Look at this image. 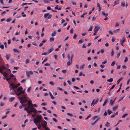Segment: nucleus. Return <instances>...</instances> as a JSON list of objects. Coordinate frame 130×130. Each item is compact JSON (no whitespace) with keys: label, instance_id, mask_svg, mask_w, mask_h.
Segmentation results:
<instances>
[{"label":"nucleus","instance_id":"1","mask_svg":"<svg viewBox=\"0 0 130 130\" xmlns=\"http://www.w3.org/2000/svg\"><path fill=\"white\" fill-rule=\"evenodd\" d=\"M28 98L27 94H22L18 97V99L20 100V103L23 107H25L27 106V104L25 103L28 101Z\"/></svg>","mask_w":130,"mask_h":130},{"label":"nucleus","instance_id":"2","mask_svg":"<svg viewBox=\"0 0 130 130\" xmlns=\"http://www.w3.org/2000/svg\"><path fill=\"white\" fill-rule=\"evenodd\" d=\"M42 119V117L41 115H38L37 116L36 118L35 117L34 118V122L36 125H37V123H40L41 122V120Z\"/></svg>","mask_w":130,"mask_h":130},{"label":"nucleus","instance_id":"3","mask_svg":"<svg viewBox=\"0 0 130 130\" xmlns=\"http://www.w3.org/2000/svg\"><path fill=\"white\" fill-rule=\"evenodd\" d=\"M74 54L73 53H72L71 56L70 57V54L68 53L67 54V57L69 61L67 63V65L68 66H69L72 64V59L74 57Z\"/></svg>","mask_w":130,"mask_h":130},{"label":"nucleus","instance_id":"4","mask_svg":"<svg viewBox=\"0 0 130 130\" xmlns=\"http://www.w3.org/2000/svg\"><path fill=\"white\" fill-rule=\"evenodd\" d=\"M52 16V14H50L49 13H46L44 14V17L45 18H47L49 19L51 18Z\"/></svg>","mask_w":130,"mask_h":130},{"label":"nucleus","instance_id":"5","mask_svg":"<svg viewBox=\"0 0 130 130\" xmlns=\"http://www.w3.org/2000/svg\"><path fill=\"white\" fill-rule=\"evenodd\" d=\"M25 89L23 91L22 90V91H20V92H19L18 93H17L16 94V95L18 96H19L20 95H21V96L23 94H26L24 93L25 91Z\"/></svg>","mask_w":130,"mask_h":130},{"label":"nucleus","instance_id":"6","mask_svg":"<svg viewBox=\"0 0 130 130\" xmlns=\"http://www.w3.org/2000/svg\"><path fill=\"white\" fill-rule=\"evenodd\" d=\"M41 125L45 129L47 128V127H46V126L47 125V122L45 121H44L43 123L41 124Z\"/></svg>","mask_w":130,"mask_h":130},{"label":"nucleus","instance_id":"7","mask_svg":"<svg viewBox=\"0 0 130 130\" xmlns=\"http://www.w3.org/2000/svg\"><path fill=\"white\" fill-rule=\"evenodd\" d=\"M30 109V110H29L28 111V113H31V112H36V113L37 112V111L36 109H33V108H31Z\"/></svg>","mask_w":130,"mask_h":130},{"label":"nucleus","instance_id":"8","mask_svg":"<svg viewBox=\"0 0 130 130\" xmlns=\"http://www.w3.org/2000/svg\"><path fill=\"white\" fill-rule=\"evenodd\" d=\"M26 73L27 77H29L30 76V75L32 74H33V72L31 71H26Z\"/></svg>","mask_w":130,"mask_h":130},{"label":"nucleus","instance_id":"9","mask_svg":"<svg viewBox=\"0 0 130 130\" xmlns=\"http://www.w3.org/2000/svg\"><path fill=\"white\" fill-rule=\"evenodd\" d=\"M94 101V100H93V101H92L91 104V105H93V106L94 105L96 104L98 102V100H96L95 102Z\"/></svg>","mask_w":130,"mask_h":130},{"label":"nucleus","instance_id":"10","mask_svg":"<svg viewBox=\"0 0 130 130\" xmlns=\"http://www.w3.org/2000/svg\"><path fill=\"white\" fill-rule=\"evenodd\" d=\"M9 87L10 88V90H11L12 89H14V88H15L14 87L13 83V84H10V86H9Z\"/></svg>","mask_w":130,"mask_h":130},{"label":"nucleus","instance_id":"11","mask_svg":"<svg viewBox=\"0 0 130 130\" xmlns=\"http://www.w3.org/2000/svg\"><path fill=\"white\" fill-rule=\"evenodd\" d=\"M125 37H123L122 38V41H121V43L120 44H121V45L122 46H123V43H124L125 42Z\"/></svg>","mask_w":130,"mask_h":130},{"label":"nucleus","instance_id":"12","mask_svg":"<svg viewBox=\"0 0 130 130\" xmlns=\"http://www.w3.org/2000/svg\"><path fill=\"white\" fill-rule=\"evenodd\" d=\"M116 98L113 101H112V99H111L110 101V104L111 105H113V103L115 102V101L116 100Z\"/></svg>","mask_w":130,"mask_h":130},{"label":"nucleus","instance_id":"13","mask_svg":"<svg viewBox=\"0 0 130 130\" xmlns=\"http://www.w3.org/2000/svg\"><path fill=\"white\" fill-rule=\"evenodd\" d=\"M100 28V27L98 26H96L94 29V32H97L98 30Z\"/></svg>","mask_w":130,"mask_h":130},{"label":"nucleus","instance_id":"14","mask_svg":"<svg viewBox=\"0 0 130 130\" xmlns=\"http://www.w3.org/2000/svg\"><path fill=\"white\" fill-rule=\"evenodd\" d=\"M22 89L23 88L21 87L18 88L17 89V90L16 91L17 92H20V91H22Z\"/></svg>","mask_w":130,"mask_h":130},{"label":"nucleus","instance_id":"15","mask_svg":"<svg viewBox=\"0 0 130 130\" xmlns=\"http://www.w3.org/2000/svg\"><path fill=\"white\" fill-rule=\"evenodd\" d=\"M54 50V48L53 47H52L50 49H48L47 51L48 52V53H50L52 51Z\"/></svg>","mask_w":130,"mask_h":130},{"label":"nucleus","instance_id":"16","mask_svg":"<svg viewBox=\"0 0 130 130\" xmlns=\"http://www.w3.org/2000/svg\"><path fill=\"white\" fill-rule=\"evenodd\" d=\"M7 60H9L10 58V55L7 54L5 56Z\"/></svg>","mask_w":130,"mask_h":130},{"label":"nucleus","instance_id":"17","mask_svg":"<svg viewBox=\"0 0 130 130\" xmlns=\"http://www.w3.org/2000/svg\"><path fill=\"white\" fill-rule=\"evenodd\" d=\"M118 105H117L115 106H114L112 108L113 111H114L116 110V109L118 108Z\"/></svg>","mask_w":130,"mask_h":130},{"label":"nucleus","instance_id":"18","mask_svg":"<svg viewBox=\"0 0 130 130\" xmlns=\"http://www.w3.org/2000/svg\"><path fill=\"white\" fill-rule=\"evenodd\" d=\"M27 102H28L27 105L28 106H31L32 105V104L31 103V100H30V101H28Z\"/></svg>","mask_w":130,"mask_h":130},{"label":"nucleus","instance_id":"19","mask_svg":"<svg viewBox=\"0 0 130 130\" xmlns=\"http://www.w3.org/2000/svg\"><path fill=\"white\" fill-rule=\"evenodd\" d=\"M56 31H54L52 34L51 36L52 37H54L55 36L56 34Z\"/></svg>","mask_w":130,"mask_h":130},{"label":"nucleus","instance_id":"20","mask_svg":"<svg viewBox=\"0 0 130 130\" xmlns=\"http://www.w3.org/2000/svg\"><path fill=\"white\" fill-rule=\"evenodd\" d=\"M14 86V87L15 88H16L17 87H18L20 85V83H18L17 84V85H15V84L13 83Z\"/></svg>","mask_w":130,"mask_h":130},{"label":"nucleus","instance_id":"21","mask_svg":"<svg viewBox=\"0 0 130 130\" xmlns=\"http://www.w3.org/2000/svg\"><path fill=\"white\" fill-rule=\"evenodd\" d=\"M15 99L14 97H12L10 98L9 99V101L10 102H12Z\"/></svg>","mask_w":130,"mask_h":130},{"label":"nucleus","instance_id":"22","mask_svg":"<svg viewBox=\"0 0 130 130\" xmlns=\"http://www.w3.org/2000/svg\"><path fill=\"white\" fill-rule=\"evenodd\" d=\"M108 99H106L105 101V102H104V103L103 104V106H104L108 102Z\"/></svg>","mask_w":130,"mask_h":130},{"label":"nucleus","instance_id":"23","mask_svg":"<svg viewBox=\"0 0 130 130\" xmlns=\"http://www.w3.org/2000/svg\"><path fill=\"white\" fill-rule=\"evenodd\" d=\"M3 74L5 77H6L8 75V74L5 72H4Z\"/></svg>","mask_w":130,"mask_h":130},{"label":"nucleus","instance_id":"24","mask_svg":"<svg viewBox=\"0 0 130 130\" xmlns=\"http://www.w3.org/2000/svg\"><path fill=\"white\" fill-rule=\"evenodd\" d=\"M102 14H103V15L105 16V17H106V16H107L108 14V13H105V12L104 11L102 12Z\"/></svg>","mask_w":130,"mask_h":130},{"label":"nucleus","instance_id":"25","mask_svg":"<svg viewBox=\"0 0 130 130\" xmlns=\"http://www.w3.org/2000/svg\"><path fill=\"white\" fill-rule=\"evenodd\" d=\"M85 65V64H84L82 65L81 66H80V68H79L80 69L82 70L84 68Z\"/></svg>","mask_w":130,"mask_h":130},{"label":"nucleus","instance_id":"26","mask_svg":"<svg viewBox=\"0 0 130 130\" xmlns=\"http://www.w3.org/2000/svg\"><path fill=\"white\" fill-rule=\"evenodd\" d=\"M123 78L122 77V78H120V79H119L117 82V84H119V82H120L121 80L123 79Z\"/></svg>","mask_w":130,"mask_h":130},{"label":"nucleus","instance_id":"27","mask_svg":"<svg viewBox=\"0 0 130 130\" xmlns=\"http://www.w3.org/2000/svg\"><path fill=\"white\" fill-rule=\"evenodd\" d=\"M113 79L112 78H110L109 79H108L107 80V81L111 83L112 82Z\"/></svg>","mask_w":130,"mask_h":130},{"label":"nucleus","instance_id":"28","mask_svg":"<svg viewBox=\"0 0 130 130\" xmlns=\"http://www.w3.org/2000/svg\"><path fill=\"white\" fill-rule=\"evenodd\" d=\"M122 84H121L119 86V89H118V90L117 91V93L118 92L120 91V90L121 88V87L122 86Z\"/></svg>","mask_w":130,"mask_h":130},{"label":"nucleus","instance_id":"29","mask_svg":"<svg viewBox=\"0 0 130 130\" xmlns=\"http://www.w3.org/2000/svg\"><path fill=\"white\" fill-rule=\"evenodd\" d=\"M105 126L107 127H108L110 126L109 123L108 122H107L105 124Z\"/></svg>","mask_w":130,"mask_h":130},{"label":"nucleus","instance_id":"30","mask_svg":"<svg viewBox=\"0 0 130 130\" xmlns=\"http://www.w3.org/2000/svg\"><path fill=\"white\" fill-rule=\"evenodd\" d=\"M124 96L121 97L120 98V99H119V100L118 102V103H119V102H120L121 100H122L124 98Z\"/></svg>","mask_w":130,"mask_h":130},{"label":"nucleus","instance_id":"31","mask_svg":"<svg viewBox=\"0 0 130 130\" xmlns=\"http://www.w3.org/2000/svg\"><path fill=\"white\" fill-rule=\"evenodd\" d=\"M54 38H51L50 39V42L53 41L54 40Z\"/></svg>","mask_w":130,"mask_h":130},{"label":"nucleus","instance_id":"32","mask_svg":"<svg viewBox=\"0 0 130 130\" xmlns=\"http://www.w3.org/2000/svg\"><path fill=\"white\" fill-rule=\"evenodd\" d=\"M108 112V114L109 115L110 114L112 113V112L109 109H108L107 110Z\"/></svg>","mask_w":130,"mask_h":130},{"label":"nucleus","instance_id":"33","mask_svg":"<svg viewBox=\"0 0 130 130\" xmlns=\"http://www.w3.org/2000/svg\"><path fill=\"white\" fill-rule=\"evenodd\" d=\"M128 115L127 113H125L122 116V118H124Z\"/></svg>","mask_w":130,"mask_h":130},{"label":"nucleus","instance_id":"34","mask_svg":"<svg viewBox=\"0 0 130 130\" xmlns=\"http://www.w3.org/2000/svg\"><path fill=\"white\" fill-rule=\"evenodd\" d=\"M121 52V51L119 52V53L117 54V58H118L120 56V54Z\"/></svg>","mask_w":130,"mask_h":130},{"label":"nucleus","instance_id":"35","mask_svg":"<svg viewBox=\"0 0 130 130\" xmlns=\"http://www.w3.org/2000/svg\"><path fill=\"white\" fill-rule=\"evenodd\" d=\"M13 90H14V92H12L11 93V94H14L15 93L16 94L17 93H17V91H15V90H14V89H13Z\"/></svg>","mask_w":130,"mask_h":130},{"label":"nucleus","instance_id":"36","mask_svg":"<svg viewBox=\"0 0 130 130\" xmlns=\"http://www.w3.org/2000/svg\"><path fill=\"white\" fill-rule=\"evenodd\" d=\"M48 60L47 58H45L42 62V64H43L45 62L47 61Z\"/></svg>","mask_w":130,"mask_h":130},{"label":"nucleus","instance_id":"37","mask_svg":"<svg viewBox=\"0 0 130 130\" xmlns=\"http://www.w3.org/2000/svg\"><path fill=\"white\" fill-rule=\"evenodd\" d=\"M97 116H95L93 117L92 118V120H94L97 118Z\"/></svg>","mask_w":130,"mask_h":130},{"label":"nucleus","instance_id":"38","mask_svg":"<svg viewBox=\"0 0 130 130\" xmlns=\"http://www.w3.org/2000/svg\"><path fill=\"white\" fill-rule=\"evenodd\" d=\"M13 51L14 52H17L19 53V51L17 50V49L15 48H14L13 50Z\"/></svg>","mask_w":130,"mask_h":130},{"label":"nucleus","instance_id":"39","mask_svg":"<svg viewBox=\"0 0 130 130\" xmlns=\"http://www.w3.org/2000/svg\"><path fill=\"white\" fill-rule=\"evenodd\" d=\"M114 54V52L113 51V50L112 49V51L111 53V56H112Z\"/></svg>","mask_w":130,"mask_h":130},{"label":"nucleus","instance_id":"40","mask_svg":"<svg viewBox=\"0 0 130 130\" xmlns=\"http://www.w3.org/2000/svg\"><path fill=\"white\" fill-rule=\"evenodd\" d=\"M91 115H89L85 119L86 120H87L89 118L91 117Z\"/></svg>","mask_w":130,"mask_h":130},{"label":"nucleus","instance_id":"41","mask_svg":"<svg viewBox=\"0 0 130 130\" xmlns=\"http://www.w3.org/2000/svg\"><path fill=\"white\" fill-rule=\"evenodd\" d=\"M50 96L51 97V98L53 99H55V98L52 95V94L50 95Z\"/></svg>","mask_w":130,"mask_h":130},{"label":"nucleus","instance_id":"42","mask_svg":"<svg viewBox=\"0 0 130 130\" xmlns=\"http://www.w3.org/2000/svg\"><path fill=\"white\" fill-rule=\"evenodd\" d=\"M92 26H91L89 29L88 30V31H90L92 30Z\"/></svg>","mask_w":130,"mask_h":130},{"label":"nucleus","instance_id":"43","mask_svg":"<svg viewBox=\"0 0 130 130\" xmlns=\"http://www.w3.org/2000/svg\"><path fill=\"white\" fill-rule=\"evenodd\" d=\"M114 5H116V4H118L119 3V0H117V1H115V3H114Z\"/></svg>","mask_w":130,"mask_h":130},{"label":"nucleus","instance_id":"44","mask_svg":"<svg viewBox=\"0 0 130 130\" xmlns=\"http://www.w3.org/2000/svg\"><path fill=\"white\" fill-rule=\"evenodd\" d=\"M47 52H44L43 53H42V55H47Z\"/></svg>","mask_w":130,"mask_h":130},{"label":"nucleus","instance_id":"45","mask_svg":"<svg viewBox=\"0 0 130 130\" xmlns=\"http://www.w3.org/2000/svg\"><path fill=\"white\" fill-rule=\"evenodd\" d=\"M31 87H30L27 90V91L28 92H29L31 90Z\"/></svg>","mask_w":130,"mask_h":130},{"label":"nucleus","instance_id":"46","mask_svg":"<svg viewBox=\"0 0 130 130\" xmlns=\"http://www.w3.org/2000/svg\"><path fill=\"white\" fill-rule=\"evenodd\" d=\"M121 6L124 7L125 6V3L124 2H122L121 4Z\"/></svg>","mask_w":130,"mask_h":130},{"label":"nucleus","instance_id":"47","mask_svg":"<svg viewBox=\"0 0 130 130\" xmlns=\"http://www.w3.org/2000/svg\"><path fill=\"white\" fill-rule=\"evenodd\" d=\"M43 2L45 3H49V2L47 0H44Z\"/></svg>","mask_w":130,"mask_h":130},{"label":"nucleus","instance_id":"48","mask_svg":"<svg viewBox=\"0 0 130 130\" xmlns=\"http://www.w3.org/2000/svg\"><path fill=\"white\" fill-rule=\"evenodd\" d=\"M22 14L23 15V17H26V14H24V12H23L22 13Z\"/></svg>","mask_w":130,"mask_h":130},{"label":"nucleus","instance_id":"49","mask_svg":"<svg viewBox=\"0 0 130 130\" xmlns=\"http://www.w3.org/2000/svg\"><path fill=\"white\" fill-rule=\"evenodd\" d=\"M0 68L2 69H5L6 68V67L3 65H2V66H1Z\"/></svg>","mask_w":130,"mask_h":130},{"label":"nucleus","instance_id":"50","mask_svg":"<svg viewBox=\"0 0 130 130\" xmlns=\"http://www.w3.org/2000/svg\"><path fill=\"white\" fill-rule=\"evenodd\" d=\"M115 85H113L112 86V87H111V88L110 89L109 91H110L111 89H113L114 87H115Z\"/></svg>","mask_w":130,"mask_h":130},{"label":"nucleus","instance_id":"51","mask_svg":"<svg viewBox=\"0 0 130 130\" xmlns=\"http://www.w3.org/2000/svg\"><path fill=\"white\" fill-rule=\"evenodd\" d=\"M77 36V35L75 34L73 37V38L74 39H75L76 38Z\"/></svg>","mask_w":130,"mask_h":130},{"label":"nucleus","instance_id":"52","mask_svg":"<svg viewBox=\"0 0 130 130\" xmlns=\"http://www.w3.org/2000/svg\"><path fill=\"white\" fill-rule=\"evenodd\" d=\"M128 60V58L127 57H126L124 60V62H126Z\"/></svg>","mask_w":130,"mask_h":130},{"label":"nucleus","instance_id":"53","mask_svg":"<svg viewBox=\"0 0 130 130\" xmlns=\"http://www.w3.org/2000/svg\"><path fill=\"white\" fill-rule=\"evenodd\" d=\"M11 20V19L10 18L8 19H7L6 21L7 22H9Z\"/></svg>","mask_w":130,"mask_h":130},{"label":"nucleus","instance_id":"54","mask_svg":"<svg viewBox=\"0 0 130 130\" xmlns=\"http://www.w3.org/2000/svg\"><path fill=\"white\" fill-rule=\"evenodd\" d=\"M72 4H73V5H75L76 4V3L74 2L73 1H71V2Z\"/></svg>","mask_w":130,"mask_h":130},{"label":"nucleus","instance_id":"55","mask_svg":"<svg viewBox=\"0 0 130 130\" xmlns=\"http://www.w3.org/2000/svg\"><path fill=\"white\" fill-rule=\"evenodd\" d=\"M3 71V69L0 68V72L2 74H3L4 72H2Z\"/></svg>","mask_w":130,"mask_h":130},{"label":"nucleus","instance_id":"56","mask_svg":"<svg viewBox=\"0 0 130 130\" xmlns=\"http://www.w3.org/2000/svg\"><path fill=\"white\" fill-rule=\"evenodd\" d=\"M129 30H125V32L126 34H128L129 33Z\"/></svg>","mask_w":130,"mask_h":130},{"label":"nucleus","instance_id":"57","mask_svg":"<svg viewBox=\"0 0 130 130\" xmlns=\"http://www.w3.org/2000/svg\"><path fill=\"white\" fill-rule=\"evenodd\" d=\"M57 89L60 91H63V89L60 87H57Z\"/></svg>","mask_w":130,"mask_h":130},{"label":"nucleus","instance_id":"58","mask_svg":"<svg viewBox=\"0 0 130 130\" xmlns=\"http://www.w3.org/2000/svg\"><path fill=\"white\" fill-rule=\"evenodd\" d=\"M107 112L106 111H105V112L104 113V115L105 116H106L107 115Z\"/></svg>","mask_w":130,"mask_h":130},{"label":"nucleus","instance_id":"59","mask_svg":"<svg viewBox=\"0 0 130 130\" xmlns=\"http://www.w3.org/2000/svg\"><path fill=\"white\" fill-rule=\"evenodd\" d=\"M0 47L2 49H3L4 48V46L3 45H1L0 46Z\"/></svg>","mask_w":130,"mask_h":130},{"label":"nucleus","instance_id":"60","mask_svg":"<svg viewBox=\"0 0 130 130\" xmlns=\"http://www.w3.org/2000/svg\"><path fill=\"white\" fill-rule=\"evenodd\" d=\"M115 63V62L113 61L112 62L111 64V66H113L114 65Z\"/></svg>","mask_w":130,"mask_h":130},{"label":"nucleus","instance_id":"61","mask_svg":"<svg viewBox=\"0 0 130 130\" xmlns=\"http://www.w3.org/2000/svg\"><path fill=\"white\" fill-rule=\"evenodd\" d=\"M66 71H67L66 70H62V72L64 73H66Z\"/></svg>","mask_w":130,"mask_h":130},{"label":"nucleus","instance_id":"62","mask_svg":"<svg viewBox=\"0 0 130 130\" xmlns=\"http://www.w3.org/2000/svg\"><path fill=\"white\" fill-rule=\"evenodd\" d=\"M49 83L51 85H54V83L52 82H49Z\"/></svg>","mask_w":130,"mask_h":130},{"label":"nucleus","instance_id":"63","mask_svg":"<svg viewBox=\"0 0 130 130\" xmlns=\"http://www.w3.org/2000/svg\"><path fill=\"white\" fill-rule=\"evenodd\" d=\"M78 43L80 44H81L83 43L82 40H80L78 41Z\"/></svg>","mask_w":130,"mask_h":130},{"label":"nucleus","instance_id":"64","mask_svg":"<svg viewBox=\"0 0 130 130\" xmlns=\"http://www.w3.org/2000/svg\"><path fill=\"white\" fill-rule=\"evenodd\" d=\"M67 114L68 115H69L70 116H73V115L72 114H71V113H67Z\"/></svg>","mask_w":130,"mask_h":130}]
</instances>
